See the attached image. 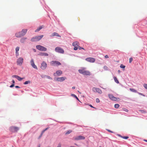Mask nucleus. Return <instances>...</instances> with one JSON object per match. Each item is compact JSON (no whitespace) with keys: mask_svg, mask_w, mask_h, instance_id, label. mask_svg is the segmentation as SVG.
<instances>
[{"mask_svg":"<svg viewBox=\"0 0 147 147\" xmlns=\"http://www.w3.org/2000/svg\"><path fill=\"white\" fill-rule=\"evenodd\" d=\"M66 79V78L65 77H62L61 78H58L57 79V81L58 82H62L64 81L65 79Z\"/></svg>","mask_w":147,"mask_h":147,"instance_id":"f3484780","label":"nucleus"},{"mask_svg":"<svg viewBox=\"0 0 147 147\" xmlns=\"http://www.w3.org/2000/svg\"><path fill=\"white\" fill-rule=\"evenodd\" d=\"M79 45V43L77 41H75L72 43V45L74 47V49L76 50L78 48V47Z\"/></svg>","mask_w":147,"mask_h":147,"instance_id":"0eeeda50","label":"nucleus"},{"mask_svg":"<svg viewBox=\"0 0 147 147\" xmlns=\"http://www.w3.org/2000/svg\"><path fill=\"white\" fill-rule=\"evenodd\" d=\"M96 101L97 102H100L99 99L98 98H96Z\"/></svg>","mask_w":147,"mask_h":147,"instance_id":"f704fd0d","label":"nucleus"},{"mask_svg":"<svg viewBox=\"0 0 147 147\" xmlns=\"http://www.w3.org/2000/svg\"><path fill=\"white\" fill-rule=\"evenodd\" d=\"M45 130L44 129L43 130L42 132V133L41 134H43V133L45 132Z\"/></svg>","mask_w":147,"mask_h":147,"instance_id":"a19ab883","label":"nucleus"},{"mask_svg":"<svg viewBox=\"0 0 147 147\" xmlns=\"http://www.w3.org/2000/svg\"><path fill=\"white\" fill-rule=\"evenodd\" d=\"M26 39H27L26 38H25V37L22 38L20 40V41L22 43H24L25 42V41Z\"/></svg>","mask_w":147,"mask_h":147,"instance_id":"4be33fe9","label":"nucleus"},{"mask_svg":"<svg viewBox=\"0 0 147 147\" xmlns=\"http://www.w3.org/2000/svg\"><path fill=\"white\" fill-rule=\"evenodd\" d=\"M45 76L47 77V78L48 79H52V78L49 76Z\"/></svg>","mask_w":147,"mask_h":147,"instance_id":"473e14b6","label":"nucleus"},{"mask_svg":"<svg viewBox=\"0 0 147 147\" xmlns=\"http://www.w3.org/2000/svg\"><path fill=\"white\" fill-rule=\"evenodd\" d=\"M36 47L38 50L42 51H46L47 50V48L40 45H36Z\"/></svg>","mask_w":147,"mask_h":147,"instance_id":"20e7f679","label":"nucleus"},{"mask_svg":"<svg viewBox=\"0 0 147 147\" xmlns=\"http://www.w3.org/2000/svg\"><path fill=\"white\" fill-rule=\"evenodd\" d=\"M12 82L13 83V84H14L15 83V81L14 80H13L12 81Z\"/></svg>","mask_w":147,"mask_h":147,"instance_id":"79ce46f5","label":"nucleus"},{"mask_svg":"<svg viewBox=\"0 0 147 147\" xmlns=\"http://www.w3.org/2000/svg\"><path fill=\"white\" fill-rule=\"evenodd\" d=\"M86 61L90 62L93 63L95 61V59L93 58L89 57L86 59Z\"/></svg>","mask_w":147,"mask_h":147,"instance_id":"2eb2a0df","label":"nucleus"},{"mask_svg":"<svg viewBox=\"0 0 147 147\" xmlns=\"http://www.w3.org/2000/svg\"><path fill=\"white\" fill-rule=\"evenodd\" d=\"M118 72L119 73H120V71L119 70L118 71Z\"/></svg>","mask_w":147,"mask_h":147,"instance_id":"8fccbe9b","label":"nucleus"},{"mask_svg":"<svg viewBox=\"0 0 147 147\" xmlns=\"http://www.w3.org/2000/svg\"><path fill=\"white\" fill-rule=\"evenodd\" d=\"M55 50L56 52L63 54L64 53V51L63 49L61 48L60 47H57L55 49Z\"/></svg>","mask_w":147,"mask_h":147,"instance_id":"39448f33","label":"nucleus"},{"mask_svg":"<svg viewBox=\"0 0 147 147\" xmlns=\"http://www.w3.org/2000/svg\"><path fill=\"white\" fill-rule=\"evenodd\" d=\"M123 110L126 112H127L128 111V110L127 109H123Z\"/></svg>","mask_w":147,"mask_h":147,"instance_id":"4c0bfd02","label":"nucleus"},{"mask_svg":"<svg viewBox=\"0 0 147 147\" xmlns=\"http://www.w3.org/2000/svg\"><path fill=\"white\" fill-rule=\"evenodd\" d=\"M105 57L106 58H109V56H108V55H105Z\"/></svg>","mask_w":147,"mask_h":147,"instance_id":"ea45409f","label":"nucleus"},{"mask_svg":"<svg viewBox=\"0 0 147 147\" xmlns=\"http://www.w3.org/2000/svg\"><path fill=\"white\" fill-rule=\"evenodd\" d=\"M14 86V84H12L10 86V87L11 88V87H13Z\"/></svg>","mask_w":147,"mask_h":147,"instance_id":"58836bf2","label":"nucleus"},{"mask_svg":"<svg viewBox=\"0 0 147 147\" xmlns=\"http://www.w3.org/2000/svg\"><path fill=\"white\" fill-rule=\"evenodd\" d=\"M78 71L80 74L85 75L89 76L90 74V72L89 71L85 70L84 69H79Z\"/></svg>","mask_w":147,"mask_h":147,"instance_id":"f03ea898","label":"nucleus"},{"mask_svg":"<svg viewBox=\"0 0 147 147\" xmlns=\"http://www.w3.org/2000/svg\"><path fill=\"white\" fill-rule=\"evenodd\" d=\"M38 55L40 56H48L49 55V54L47 53H40Z\"/></svg>","mask_w":147,"mask_h":147,"instance_id":"412c9836","label":"nucleus"},{"mask_svg":"<svg viewBox=\"0 0 147 147\" xmlns=\"http://www.w3.org/2000/svg\"><path fill=\"white\" fill-rule=\"evenodd\" d=\"M115 107V108L117 109L119 107V105L118 104H115L114 106Z\"/></svg>","mask_w":147,"mask_h":147,"instance_id":"bb28decb","label":"nucleus"},{"mask_svg":"<svg viewBox=\"0 0 147 147\" xmlns=\"http://www.w3.org/2000/svg\"><path fill=\"white\" fill-rule=\"evenodd\" d=\"M78 48L79 49H84L83 48L79 46L78 47Z\"/></svg>","mask_w":147,"mask_h":147,"instance_id":"e433bc0d","label":"nucleus"},{"mask_svg":"<svg viewBox=\"0 0 147 147\" xmlns=\"http://www.w3.org/2000/svg\"><path fill=\"white\" fill-rule=\"evenodd\" d=\"M12 77L13 78H16L18 81H21L23 79H24V78H21L20 77V76L16 75H13L12 76Z\"/></svg>","mask_w":147,"mask_h":147,"instance_id":"dca6fc26","label":"nucleus"},{"mask_svg":"<svg viewBox=\"0 0 147 147\" xmlns=\"http://www.w3.org/2000/svg\"><path fill=\"white\" fill-rule=\"evenodd\" d=\"M24 59L22 57L18 58L17 60L16 63L17 65L21 66L22 65L23 63Z\"/></svg>","mask_w":147,"mask_h":147,"instance_id":"423d86ee","label":"nucleus"},{"mask_svg":"<svg viewBox=\"0 0 147 147\" xmlns=\"http://www.w3.org/2000/svg\"><path fill=\"white\" fill-rule=\"evenodd\" d=\"M30 63L34 69H38V68L35 65L34 61V60L33 59H32L30 61Z\"/></svg>","mask_w":147,"mask_h":147,"instance_id":"f8f14e48","label":"nucleus"},{"mask_svg":"<svg viewBox=\"0 0 147 147\" xmlns=\"http://www.w3.org/2000/svg\"><path fill=\"white\" fill-rule=\"evenodd\" d=\"M90 107H93V108H94V107H93L92 105H90Z\"/></svg>","mask_w":147,"mask_h":147,"instance_id":"a18cd8bd","label":"nucleus"},{"mask_svg":"<svg viewBox=\"0 0 147 147\" xmlns=\"http://www.w3.org/2000/svg\"><path fill=\"white\" fill-rule=\"evenodd\" d=\"M57 147H60V146H58Z\"/></svg>","mask_w":147,"mask_h":147,"instance_id":"864d4df0","label":"nucleus"},{"mask_svg":"<svg viewBox=\"0 0 147 147\" xmlns=\"http://www.w3.org/2000/svg\"><path fill=\"white\" fill-rule=\"evenodd\" d=\"M92 90L94 92H100V91L99 89L95 88H93L92 89Z\"/></svg>","mask_w":147,"mask_h":147,"instance_id":"aec40b11","label":"nucleus"},{"mask_svg":"<svg viewBox=\"0 0 147 147\" xmlns=\"http://www.w3.org/2000/svg\"><path fill=\"white\" fill-rule=\"evenodd\" d=\"M118 135L121 137V138H122L124 139H127L129 137L128 136H122L120 135Z\"/></svg>","mask_w":147,"mask_h":147,"instance_id":"393cba45","label":"nucleus"},{"mask_svg":"<svg viewBox=\"0 0 147 147\" xmlns=\"http://www.w3.org/2000/svg\"><path fill=\"white\" fill-rule=\"evenodd\" d=\"M114 80L116 83L117 84L119 83V81L117 79V78L115 76L113 77Z\"/></svg>","mask_w":147,"mask_h":147,"instance_id":"b1692460","label":"nucleus"},{"mask_svg":"<svg viewBox=\"0 0 147 147\" xmlns=\"http://www.w3.org/2000/svg\"><path fill=\"white\" fill-rule=\"evenodd\" d=\"M109 97L111 100L113 101H119L120 100L119 98L115 97L112 95L109 94Z\"/></svg>","mask_w":147,"mask_h":147,"instance_id":"1a4fd4ad","label":"nucleus"},{"mask_svg":"<svg viewBox=\"0 0 147 147\" xmlns=\"http://www.w3.org/2000/svg\"><path fill=\"white\" fill-rule=\"evenodd\" d=\"M144 141H145L146 142H147V140H144Z\"/></svg>","mask_w":147,"mask_h":147,"instance_id":"de8ad7c7","label":"nucleus"},{"mask_svg":"<svg viewBox=\"0 0 147 147\" xmlns=\"http://www.w3.org/2000/svg\"><path fill=\"white\" fill-rule=\"evenodd\" d=\"M42 135L43 134H41L40 135L38 139H40L41 138V137L42 136Z\"/></svg>","mask_w":147,"mask_h":147,"instance_id":"c9c22d12","label":"nucleus"},{"mask_svg":"<svg viewBox=\"0 0 147 147\" xmlns=\"http://www.w3.org/2000/svg\"><path fill=\"white\" fill-rule=\"evenodd\" d=\"M72 131L71 130H69L68 131H67L65 133V134H70V133H71V132H72Z\"/></svg>","mask_w":147,"mask_h":147,"instance_id":"c85d7f7f","label":"nucleus"},{"mask_svg":"<svg viewBox=\"0 0 147 147\" xmlns=\"http://www.w3.org/2000/svg\"><path fill=\"white\" fill-rule=\"evenodd\" d=\"M15 87L16 88H20V87H19L18 86H15Z\"/></svg>","mask_w":147,"mask_h":147,"instance_id":"37998d69","label":"nucleus"},{"mask_svg":"<svg viewBox=\"0 0 147 147\" xmlns=\"http://www.w3.org/2000/svg\"><path fill=\"white\" fill-rule=\"evenodd\" d=\"M99 147H101V146H99Z\"/></svg>","mask_w":147,"mask_h":147,"instance_id":"5fc2aeb1","label":"nucleus"},{"mask_svg":"<svg viewBox=\"0 0 147 147\" xmlns=\"http://www.w3.org/2000/svg\"><path fill=\"white\" fill-rule=\"evenodd\" d=\"M144 87L147 89V84H145L143 85Z\"/></svg>","mask_w":147,"mask_h":147,"instance_id":"7c9ffc66","label":"nucleus"},{"mask_svg":"<svg viewBox=\"0 0 147 147\" xmlns=\"http://www.w3.org/2000/svg\"><path fill=\"white\" fill-rule=\"evenodd\" d=\"M74 140H84L85 139V137L84 136H77L73 138Z\"/></svg>","mask_w":147,"mask_h":147,"instance_id":"ddd939ff","label":"nucleus"},{"mask_svg":"<svg viewBox=\"0 0 147 147\" xmlns=\"http://www.w3.org/2000/svg\"><path fill=\"white\" fill-rule=\"evenodd\" d=\"M139 94H141V93H140Z\"/></svg>","mask_w":147,"mask_h":147,"instance_id":"603ef678","label":"nucleus"},{"mask_svg":"<svg viewBox=\"0 0 147 147\" xmlns=\"http://www.w3.org/2000/svg\"><path fill=\"white\" fill-rule=\"evenodd\" d=\"M120 67L123 69H124L125 67V65H123L121 64V65L120 66Z\"/></svg>","mask_w":147,"mask_h":147,"instance_id":"c756f323","label":"nucleus"},{"mask_svg":"<svg viewBox=\"0 0 147 147\" xmlns=\"http://www.w3.org/2000/svg\"><path fill=\"white\" fill-rule=\"evenodd\" d=\"M47 64L44 61H43L41 64L40 68L43 70H44L46 69L47 67Z\"/></svg>","mask_w":147,"mask_h":147,"instance_id":"9b49d317","label":"nucleus"},{"mask_svg":"<svg viewBox=\"0 0 147 147\" xmlns=\"http://www.w3.org/2000/svg\"><path fill=\"white\" fill-rule=\"evenodd\" d=\"M49 129V127H47V128H46L44 130H45V131H46V130H47L48 129Z\"/></svg>","mask_w":147,"mask_h":147,"instance_id":"c03bdc74","label":"nucleus"},{"mask_svg":"<svg viewBox=\"0 0 147 147\" xmlns=\"http://www.w3.org/2000/svg\"><path fill=\"white\" fill-rule=\"evenodd\" d=\"M62 74V71L61 70H57L56 71V73H54V76H57V75L58 76H59Z\"/></svg>","mask_w":147,"mask_h":147,"instance_id":"4468645a","label":"nucleus"},{"mask_svg":"<svg viewBox=\"0 0 147 147\" xmlns=\"http://www.w3.org/2000/svg\"><path fill=\"white\" fill-rule=\"evenodd\" d=\"M43 26H40L37 29H36L35 32H38L39 31H40L41 29H42L43 28Z\"/></svg>","mask_w":147,"mask_h":147,"instance_id":"5701e85b","label":"nucleus"},{"mask_svg":"<svg viewBox=\"0 0 147 147\" xmlns=\"http://www.w3.org/2000/svg\"><path fill=\"white\" fill-rule=\"evenodd\" d=\"M38 147H40V145H39L38 146Z\"/></svg>","mask_w":147,"mask_h":147,"instance_id":"3c124183","label":"nucleus"},{"mask_svg":"<svg viewBox=\"0 0 147 147\" xmlns=\"http://www.w3.org/2000/svg\"><path fill=\"white\" fill-rule=\"evenodd\" d=\"M19 47H17L16 48V56L17 58L19 56V54L18 51H19Z\"/></svg>","mask_w":147,"mask_h":147,"instance_id":"a211bd4d","label":"nucleus"},{"mask_svg":"<svg viewBox=\"0 0 147 147\" xmlns=\"http://www.w3.org/2000/svg\"><path fill=\"white\" fill-rule=\"evenodd\" d=\"M43 36V35L37 36L32 38L31 40L32 42H36L40 40Z\"/></svg>","mask_w":147,"mask_h":147,"instance_id":"7ed1b4c3","label":"nucleus"},{"mask_svg":"<svg viewBox=\"0 0 147 147\" xmlns=\"http://www.w3.org/2000/svg\"><path fill=\"white\" fill-rule=\"evenodd\" d=\"M27 31V29H23L21 31L18 32L16 33L15 34V36L17 38L21 37L24 36L26 34Z\"/></svg>","mask_w":147,"mask_h":147,"instance_id":"f257e3e1","label":"nucleus"},{"mask_svg":"<svg viewBox=\"0 0 147 147\" xmlns=\"http://www.w3.org/2000/svg\"><path fill=\"white\" fill-rule=\"evenodd\" d=\"M57 36L59 37H61V36L59 34H58V33H57V32H55L53 33V34H52L51 36Z\"/></svg>","mask_w":147,"mask_h":147,"instance_id":"6ab92c4d","label":"nucleus"},{"mask_svg":"<svg viewBox=\"0 0 147 147\" xmlns=\"http://www.w3.org/2000/svg\"><path fill=\"white\" fill-rule=\"evenodd\" d=\"M133 60V58L132 57H131L129 59V62L131 63Z\"/></svg>","mask_w":147,"mask_h":147,"instance_id":"2f4dec72","label":"nucleus"},{"mask_svg":"<svg viewBox=\"0 0 147 147\" xmlns=\"http://www.w3.org/2000/svg\"><path fill=\"white\" fill-rule=\"evenodd\" d=\"M108 131H110V132H112H112H113L112 131H110V130H108Z\"/></svg>","mask_w":147,"mask_h":147,"instance_id":"09e8293b","label":"nucleus"},{"mask_svg":"<svg viewBox=\"0 0 147 147\" xmlns=\"http://www.w3.org/2000/svg\"><path fill=\"white\" fill-rule=\"evenodd\" d=\"M30 81H26L24 83V84H30Z\"/></svg>","mask_w":147,"mask_h":147,"instance_id":"a878e982","label":"nucleus"},{"mask_svg":"<svg viewBox=\"0 0 147 147\" xmlns=\"http://www.w3.org/2000/svg\"><path fill=\"white\" fill-rule=\"evenodd\" d=\"M50 63L53 66H58L61 65V63L57 61H52Z\"/></svg>","mask_w":147,"mask_h":147,"instance_id":"6e6552de","label":"nucleus"},{"mask_svg":"<svg viewBox=\"0 0 147 147\" xmlns=\"http://www.w3.org/2000/svg\"><path fill=\"white\" fill-rule=\"evenodd\" d=\"M19 129V127L14 126H11L10 127V130L12 132H17Z\"/></svg>","mask_w":147,"mask_h":147,"instance_id":"9d476101","label":"nucleus"},{"mask_svg":"<svg viewBox=\"0 0 147 147\" xmlns=\"http://www.w3.org/2000/svg\"><path fill=\"white\" fill-rule=\"evenodd\" d=\"M130 90L131 91H132L133 92H135V90L133 89L130 88Z\"/></svg>","mask_w":147,"mask_h":147,"instance_id":"72a5a7b5","label":"nucleus"},{"mask_svg":"<svg viewBox=\"0 0 147 147\" xmlns=\"http://www.w3.org/2000/svg\"><path fill=\"white\" fill-rule=\"evenodd\" d=\"M72 88L73 89H75V87H72Z\"/></svg>","mask_w":147,"mask_h":147,"instance_id":"49530a36","label":"nucleus"},{"mask_svg":"<svg viewBox=\"0 0 147 147\" xmlns=\"http://www.w3.org/2000/svg\"><path fill=\"white\" fill-rule=\"evenodd\" d=\"M71 95L72 96H73L74 97H75L79 101V99L74 94H71Z\"/></svg>","mask_w":147,"mask_h":147,"instance_id":"cd10ccee","label":"nucleus"}]
</instances>
